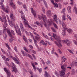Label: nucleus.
Listing matches in <instances>:
<instances>
[{"label": "nucleus", "instance_id": "f257e3e1", "mask_svg": "<svg viewBox=\"0 0 77 77\" xmlns=\"http://www.w3.org/2000/svg\"><path fill=\"white\" fill-rule=\"evenodd\" d=\"M19 13H20L21 14H22L21 16V18L23 20H24L23 21L24 24L25 25V27H29V28H31V29L33 30V29L32 27L31 28V26H30L29 24V23H28V21L27 20H26V18H25V16L24 15H23L24 13L23 12V11H19Z\"/></svg>", "mask_w": 77, "mask_h": 77}, {"label": "nucleus", "instance_id": "f03ea898", "mask_svg": "<svg viewBox=\"0 0 77 77\" xmlns=\"http://www.w3.org/2000/svg\"><path fill=\"white\" fill-rule=\"evenodd\" d=\"M63 64V62H61L60 64V65L61 69L63 70H61V73L60 74V75L61 76H63V75H65L66 69V64L65 63L62 65Z\"/></svg>", "mask_w": 77, "mask_h": 77}, {"label": "nucleus", "instance_id": "7ed1b4c3", "mask_svg": "<svg viewBox=\"0 0 77 77\" xmlns=\"http://www.w3.org/2000/svg\"><path fill=\"white\" fill-rule=\"evenodd\" d=\"M53 37H54L55 40H57V41L59 43V44H58V43H57V42H55V44H56V45H57V46H58L59 47H62V45L60 43L61 42H62V40H60V37H57L56 34H53Z\"/></svg>", "mask_w": 77, "mask_h": 77}, {"label": "nucleus", "instance_id": "20e7f679", "mask_svg": "<svg viewBox=\"0 0 77 77\" xmlns=\"http://www.w3.org/2000/svg\"><path fill=\"white\" fill-rule=\"evenodd\" d=\"M66 30H67V32H68V33H71L72 31V30L71 29H68L66 28H64L63 29L62 31V34L64 35V36H65V31Z\"/></svg>", "mask_w": 77, "mask_h": 77}, {"label": "nucleus", "instance_id": "39448f33", "mask_svg": "<svg viewBox=\"0 0 77 77\" xmlns=\"http://www.w3.org/2000/svg\"><path fill=\"white\" fill-rule=\"evenodd\" d=\"M2 17L3 18V22H4V24L5 25V27H7L8 26V23H6V16L4 15L2 16Z\"/></svg>", "mask_w": 77, "mask_h": 77}, {"label": "nucleus", "instance_id": "423d86ee", "mask_svg": "<svg viewBox=\"0 0 77 77\" xmlns=\"http://www.w3.org/2000/svg\"><path fill=\"white\" fill-rule=\"evenodd\" d=\"M11 64L13 66H14V67H13V70L12 71H14L15 73H17V68H16V67L17 66L15 65L14 63L12 62Z\"/></svg>", "mask_w": 77, "mask_h": 77}, {"label": "nucleus", "instance_id": "0eeeda50", "mask_svg": "<svg viewBox=\"0 0 77 77\" xmlns=\"http://www.w3.org/2000/svg\"><path fill=\"white\" fill-rule=\"evenodd\" d=\"M16 32L18 35H19L21 36V32L20 30V29L19 28H17V29H16Z\"/></svg>", "mask_w": 77, "mask_h": 77}, {"label": "nucleus", "instance_id": "6e6552de", "mask_svg": "<svg viewBox=\"0 0 77 77\" xmlns=\"http://www.w3.org/2000/svg\"><path fill=\"white\" fill-rule=\"evenodd\" d=\"M63 42H64L66 43V44H67V45L69 47L70 46V44H71V42L70 41H69L68 39H66L64 40Z\"/></svg>", "mask_w": 77, "mask_h": 77}, {"label": "nucleus", "instance_id": "1a4fd4ad", "mask_svg": "<svg viewBox=\"0 0 77 77\" xmlns=\"http://www.w3.org/2000/svg\"><path fill=\"white\" fill-rule=\"evenodd\" d=\"M10 6L11 8H13L14 9H15L16 8V7L15 6V5L12 2H10Z\"/></svg>", "mask_w": 77, "mask_h": 77}, {"label": "nucleus", "instance_id": "9d476101", "mask_svg": "<svg viewBox=\"0 0 77 77\" xmlns=\"http://www.w3.org/2000/svg\"><path fill=\"white\" fill-rule=\"evenodd\" d=\"M43 19L44 20V22H43V24H44V26H45V27H47V24H46V23L45 22V20H46L47 18L46 17V16H45V15H43Z\"/></svg>", "mask_w": 77, "mask_h": 77}, {"label": "nucleus", "instance_id": "9b49d317", "mask_svg": "<svg viewBox=\"0 0 77 77\" xmlns=\"http://www.w3.org/2000/svg\"><path fill=\"white\" fill-rule=\"evenodd\" d=\"M7 32L9 36H10L11 38L12 37V34L11 33V31L9 30V29H7Z\"/></svg>", "mask_w": 77, "mask_h": 77}, {"label": "nucleus", "instance_id": "f8f14e48", "mask_svg": "<svg viewBox=\"0 0 77 77\" xmlns=\"http://www.w3.org/2000/svg\"><path fill=\"white\" fill-rule=\"evenodd\" d=\"M10 16L11 18L12 19L13 21H15V17H14V16L13 15V14H12V13H11Z\"/></svg>", "mask_w": 77, "mask_h": 77}, {"label": "nucleus", "instance_id": "ddd939ff", "mask_svg": "<svg viewBox=\"0 0 77 77\" xmlns=\"http://www.w3.org/2000/svg\"><path fill=\"white\" fill-rule=\"evenodd\" d=\"M3 34L5 36L4 39H6V38L8 37V35L6 33V31H5V29H3Z\"/></svg>", "mask_w": 77, "mask_h": 77}, {"label": "nucleus", "instance_id": "4468645a", "mask_svg": "<svg viewBox=\"0 0 77 77\" xmlns=\"http://www.w3.org/2000/svg\"><path fill=\"white\" fill-rule=\"evenodd\" d=\"M31 10L32 13L33 14L34 17H36V14L35 13V11L33 10V8H31Z\"/></svg>", "mask_w": 77, "mask_h": 77}, {"label": "nucleus", "instance_id": "2eb2a0df", "mask_svg": "<svg viewBox=\"0 0 77 77\" xmlns=\"http://www.w3.org/2000/svg\"><path fill=\"white\" fill-rule=\"evenodd\" d=\"M45 74L44 75V76H45V77H51V76H50V74H49L46 71H45Z\"/></svg>", "mask_w": 77, "mask_h": 77}, {"label": "nucleus", "instance_id": "dca6fc26", "mask_svg": "<svg viewBox=\"0 0 77 77\" xmlns=\"http://www.w3.org/2000/svg\"><path fill=\"white\" fill-rule=\"evenodd\" d=\"M13 60L16 62V63H17V64H20V61L18 60L15 57H14L13 58Z\"/></svg>", "mask_w": 77, "mask_h": 77}, {"label": "nucleus", "instance_id": "f3484780", "mask_svg": "<svg viewBox=\"0 0 77 77\" xmlns=\"http://www.w3.org/2000/svg\"><path fill=\"white\" fill-rule=\"evenodd\" d=\"M1 6L2 7V8L3 10L5 12H6V13H8V9H6L5 7H3V5H1Z\"/></svg>", "mask_w": 77, "mask_h": 77}, {"label": "nucleus", "instance_id": "a211bd4d", "mask_svg": "<svg viewBox=\"0 0 77 77\" xmlns=\"http://www.w3.org/2000/svg\"><path fill=\"white\" fill-rule=\"evenodd\" d=\"M28 71L29 73H30V74H31V77H33V76H34V75H33V73L32 72V70H28Z\"/></svg>", "mask_w": 77, "mask_h": 77}, {"label": "nucleus", "instance_id": "6ab92c4d", "mask_svg": "<svg viewBox=\"0 0 77 77\" xmlns=\"http://www.w3.org/2000/svg\"><path fill=\"white\" fill-rule=\"evenodd\" d=\"M38 17L39 20H41V19H42L43 20H44V17H43V15L42 14V16H41L40 15H38Z\"/></svg>", "mask_w": 77, "mask_h": 77}, {"label": "nucleus", "instance_id": "aec40b11", "mask_svg": "<svg viewBox=\"0 0 77 77\" xmlns=\"http://www.w3.org/2000/svg\"><path fill=\"white\" fill-rule=\"evenodd\" d=\"M62 19L63 21L66 20V18L65 17V13H64L63 14Z\"/></svg>", "mask_w": 77, "mask_h": 77}, {"label": "nucleus", "instance_id": "412c9836", "mask_svg": "<svg viewBox=\"0 0 77 77\" xmlns=\"http://www.w3.org/2000/svg\"><path fill=\"white\" fill-rule=\"evenodd\" d=\"M47 23H48V25L49 26H50L51 25L52 22H51V20H48L47 21Z\"/></svg>", "mask_w": 77, "mask_h": 77}, {"label": "nucleus", "instance_id": "4be33fe9", "mask_svg": "<svg viewBox=\"0 0 77 77\" xmlns=\"http://www.w3.org/2000/svg\"><path fill=\"white\" fill-rule=\"evenodd\" d=\"M54 20L56 22V23L58 24V20H59V19H58L57 20V17L54 18Z\"/></svg>", "mask_w": 77, "mask_h": 77}, {"label": "nucleus", "instance_id": "5701e85b", "mask_svg": "<svg viewBox=\"0 0 77 77\" xmlns=\"http://www.w3.org/2000/svg\"><path fill=\"white\" fill-rule=\"evenodd\" d=\"M71 7L70 6H69L67 8V10L69 12V13H71Z\"/></svg>", "mask_w": 77, "mask_h": 77}, {"label": "nucleus", "instance_id": "b1692460", "mask_svg": "<svg viewBox=\"0 0 77 77\" xmlns=\"http://www.w3.org/2000/svg\"><path fill=\"white\" fill-rule=\"evenodd\" d=\"M64 56H63L62 58L61 59L62 60L63 59V61H62V62H64L66 60V58H64Z\"/></svg>", "mask_w": 77, "mask_h": 77}, {"label": "nucleus", "instance_id": "393cba45", "mask_svg": "<svg viewBox=\"0 0 77 77\" xmlns=\"http://www.w3.org/2000/svg\"><path fill=\"white\" fill-rule=\"evenodd\" d=\"M23 6L24 9H25V11H27V7L26 6V4H23Z\"/></svg>", "mask_w": 77, "mask_h": 77}, {"label": "nucleus", "instance_id": "a878e982", "mask_svg": "<svg viewBox=\"0 0 77 77\" xmlns=\"http://www.w3.org/2000/svg\"><path fill=\"white\" fill-rule=\"evenodd\" d=\"M6 72V73L7 74V75H8V77H10V76H11V72H10L8 71Z\"/></svg>", "mask_w": 77, "mask_h": 77}, {"label": "nucleus", "instance_id": "bb28decb", "mask_svg": "<svg viewBox=\"0 0 77 77\" xmlns=\"http://www.w3.org/2000/svg\"><path fill=\"white\" fill-rule=\"evenodd\" d=\"M53 5H54V6L55 8H58V5L56 3H54Z\"/></svg>", "mask_w": 77, "mask_h": 77}, {"label": "nucleus", "instance_id": "cd10ccee", "mask_svg": "<svg viewBox=\"0 0 77 77\" xmlns=\"http://www.w3.org/2000/svg\"><path fill=\"white\" fill-rule=\"evenodd\" d=\"M5 45L9 50H11V48H10V47H9V46L8 45V43H5Z\"/></svg>", "mask_w": 77, "mask_h": 77}, {"label": "nucleus", "instance_id": "c85d7f7f", "mask_svg": "<svg viewBox=\"0 0 77 77\" xmlns=\"http://www.w3.org/2000/svg\"><path fill=\"white\" fill-rule=\"evenodd\" d=\"M55 75H56L57 76V77H59V76H60L59 74H58V72H57V71L55 72Z\"/></svg>", "mask_w": 77, "mask_h": 77}, {"label": "nucleus", "instance_id": "c756f323", "mask_svg": "<svg viewBox=\"0 0 77 77\" xmlns=\"http://www.w3.org/2000/svg\"><path fill=\"white\" fill-rule=\"evenodd\" d=\"M23 38L24 41H27V38L24 35H23Z\"/></svg>", "mask_w": 77, "mask_h": 77}, {"label": "nucleus", "instance_id": "7c9ffc66", "mask_svg": "<svg viewBox=\"0 0 77 77\" xmlns=\"http://www.w3.org/2000/svg\"><path fill=\"white\" fill-rule=\"evenodd\" d=\"M62 25L63 27L64 28H65V27L66 25H65V23L63 22Z\"/></svg>", "mask_w": 77, "mask_h": 77}, {"label": "nucleus", "instance_id": "2f4dec72", "mask_svg": "<svg viewBox=\"0 0 77 77\" xmlns=\"http://www.w3.org/2000/svg\"><path fill=\"white\" fill-rule=\"evenodd\" d=\"M43 0L44 2V3L45 4L46 7V8H47V2H45V0Z\"/></svg>", "mask_w": 77, "mask_h": 77}, {"label": "nucleus", "instance_id": "473e14b6", "mask_svg": "<svg viewBox=\"0 0 77 77\" xmlns=\"http://www.w3.org/2000/svg\"><path fill=\"white\" fill-rule=\"evenodd\" d=\"M35 39H37V40H38L40 39V37L39 36L37 37V36H35Z\"/></svg>", "mask_w": 77, "mask_h": 77}, {"label": "nucleus", "instance_id": "72a5a7b5", "mask_svg": "<svg viewBox=\"0 0 77 77\" xmlns=\"http://www.w3.org/2000/svg\"><path fill=\"white\" fill-rule=\"evenodd\" d=\"M65 8H64L63 9L62 11L61 12L62 14V13H63V14H65Z\"/></svg>", "mask_w": 77, "mask_h": 77}, {"label": "nucleus", "instance_id": "f704fd0d", "mask_svg": "<svg viewBox=\"0 0 77 77\" xmlns=\"http://www.w3.org/2000/svg\"><path fill=\"white\" fill-rule=\"evenodd\" d=\"M1 56L2 57V59H3L5 60L6 59V57H5V56L3 55H1Z\"/></svg>", "mask_w": 77, "mask_h": 77}, {"label": "nucleus", "instance_id": "c9c22d12", "mask_svg": "<svg viewBox=\"0 0 77 77\" xmlns=\"http://www.w3.org/2000/svg\"><path fill=\"white\" fill-rule=\"evenodd\" d=\"M67 50L70 53H71L72 54H74V53H73V52H72V51L71 50H69V49H67Z\"/></svg>", "mask_w": 77, "mask_h": 77}, {"label": "nucleus", "instance_id": "e433bc0d", "mask_svg": "<svg viewBox=\"0 0 77 77\" xmlns=\"http://www.w3.org/2000/svg\"><path fill=\"white\" fill-rule=\"evenodd\" d=\"M47 13L48 15H50V14H51V11L48 10L47 12Z\"/></svg>", "mask_w": 77, "mask_h": 77}, {"label": "nucleus", "instance_id": "4c0bfd02", "mask_svg": "<svg viewBox=\"0 0 77 77\" xmlns=\"http://www.w3.org/2000/svg\"><path fill=\"white\" fill-rule=\"evenodd\" d=\"M52 29L54 32L55 33H56V29H55L54 28H52Z\"/></svg>", "mask_w": 77, "mask_h": 77}, {"label": "nucleus", "instance_id": "58836bf2", "mask_svg": "<svg viewBox=\"0 0 77 77\" xmlns=\"http://www.w3.org/2000/svg\"><path fill=\"white\" fill-rule=\"evenodd\" d=\"M43 35L44 37H45V38L47 39H48V38H49L48 37L47 35H46L45 34H43Z\"/></svg>", "mask_w": 77, "mask_h": 77}, {"label": "nucleus", "instance_id": "ea45409f", "mask_svg": "<svg viewBox=\"0 0 77 77\" xmlns=\"http://www.w3.org/2000/svg\"><path fill=\"white\" fill-rule=\"evenodd\" d=\"M54 27L56 28L57 29H58L57 26V25H56V23H54Z\"/></svg>", "mask_w": 77, "mask_h": 77}, {"label": "nucleus", "instance_id": "a19ab883", "mask_svg": "<svg viewBox=\"0 0 77 77\" xmlns=\"http://www.w3.org/2000/svg\"><path fill=\"white\" fill-rule=\"evenodd\" d=\"M47 64V65H48L49 64H50L51 63V62L49 60H48V61H47V62H46Z\"/></svg>", "mask_w": 77, "mask_h": 77}, {"label": "nucleus", "instance_id": "79ce46f5", "mask_svg": "<svg viewBox=\"0 0 77 77\" xmlns=\"http://www.w3.org/2000/svg\"><path fill=\"white\" fill-rule=\"evenodd\" d=\"M9 41L11 43L12 42V41H13V39H12V38H10L9 39Z\"/></svg>", "mask_w": 77, "mask_h": 77}, {"label": "nucleus", "instance_id": "37998d69", "mask_svg": "<svg viewBox=\"0 0 77 77\" xmlns=\"http://www.w3.org/2000/svg\"><path fill=\"white\" fill-rule=\"evenodd\" d=\"M41 61L42 62V63H43V65L45 64V62L42 59H41Z\"/></svg>", "mask_w": 77, "mask_h": 77}, {"label": "nucleus", "instance_id": "c03bdc74", "mask_svg": "<svg viewBox=\"0 0 77 77\" xmlns=\"http://www.w3.org/2000/svg\"><path fill=\"white\" fill-rule=\"evenodd\" d=\"M21 29L22 30V32H24V30H25V29H24V27H21Z\"/></svg>", "mask_w": 77, "mask_h": 77}, {"label": "nucleus", "instance_id": "a18cd8bd", "mask_svg": "<svg viewBox=\"0 0 77 77\" xmlns=\"http://www.w3.org/2000/svg\"><path fill=\"white\" fill-rule=\"evenodd\" d=\"M37 41L36 39L34 40V42L35 45H37V44L36 43H37Z\"/></svg>", "mask_w": 77, "mask_h": 77}, {"label": "nucleus", "instance_id": "49530a36", "mask_svg": "<svg viewBox=\"0 0 77 77\" xmlns=\"http://www.w3.org/2000/svg\"><path fill=\"white\" fill-rule=\"evenodd\" d=\"M23 49H24V50L26 51V52H28V51L27 50V49L25 47H23Z\"/></svg>", "mask_w": 77, "mask_h": 77}, {"label": "nucleus", "instance_id": "de8ad7c7", "mask_svg": "<svg viewBox=\"0 0 77 77\" xmlns=\"http://www.w3.org/2000/svg\"><path fill=\"white\" fill-rule=\"evenodd\" d=\"M21 52H22V53L23 54V56H25V53H24V52L23 51H21Z\"/></svg>", "mask_w": 77, "mask_h": 77}, {"label": "nucleus", "instance_id": "09e8293b", "mask_svg": "<svg viewBox=\"0 0 77 77\" xmlns=\"http://www.w3.org/2000/svg\"><path fill=\"white\" fill-rule=\"evenodd\" d=\"M14 50L16 52H18V51H17V47L16 46H15L14 48Z\"/></svg>", "mask_w": 77, "mask_h": 77}, {"label": "nucleus", "instance_id": "8fccbe9b", "mask_svg": "<svg viewBox=\"0 0 77 77\" xmlns=\"http://www.w3.org/2000/svg\"><path fill=\"white\" fill-rule=\"evenodd\" d=\"M11 33L13 35H15V32H14V31L11 30Z\"/></svg>", "mask_w": 77, "mask_h": 77}, {"label": "nucleus", "instance_id": "3c124183", "mask_svg": "<svg viewBox=\"0 0 77 77\" xmlns=\"http://www.w3.org/2000/svg\"><path fill=\"white\" fill-rule=\"evenodd\" d=\"M58 23H59V24H62V22L60 21V20H58Z\"/></svg>", "mask_w": 77, "mask_h": 77}, {"label": "nucleus", "instance_id": "603ef678", "mask_svg": "<svg viewBox=\"0 0 77 77\" xmlns=\"http://www.w3.org/2000/svg\"><path fill=\"white\" fill-rule=\"evenodd\" d=\"M20 28L23 27V23H20Z\"/></svg>", "mask_w": 77, "mask_h": 77}, {"label": "nucleus", "instance_id": "864d4df0", "mask_svg": "<svg viewBox=\"0 0 77 77\" xmlns=\"http://www.w3.org/2000/svg\"><path fill=\"white\" fill-rule=\"evenodd\" d=\"M42 44L44 45H46V46H47V43H45V42H43Z\"/></svg>", "mask_w": 77, "mask_h": 77}, {"label": "nucleus", "instance_id": "5fc2aeb1", "mask_svg": "<svg viewBox=\"0 0 77 77\" xmlns=\"http://www.w3.org/2000/svg\"><path fill=\"white\" fill-rule=\"evenodd\" d=\"M77 10V8L76 7H74V9H73V11L74 12L75 11H76Z\"/></svg>", "mask_w": 77, "mask_h": 77}, {"label": "nucleus", "instance_id": "6e6d98bb", "mask_svg": "<svg viewBox=\"0 0 77 77\" xmlns=\"http://www.w3.org/2000/svg\"><path fill=\"white\" fill-rule=\"evenodd\" d=\"M39 72L41 73V72L42 71V68H40L39 70H38Z\"/></svg>", "mask_w": 77, "mask_h": 77}, {"label": "nucleus", "instance_id": "4d7b16f0", "mask_svg": "<svg viewBox=\"0 0 77 77\" xmlns=\"http://www.w3.org/2000/svg\"><path fill=\"white\" fill-rule=\"evenodd\" d=\"M67 17L68 18L69 20H71V17L70 16H69V15H67Z\"/></svg>", "mask_w": 77, "mask_h": 77}, {"label": "nucleus", "instance_id": "13d9d810", "mask_svg": "<svg viewBox=\"0 0 77 77\" xmlns=\"http://www.w3.org/2000/svg\"><path fill=\"white\" fill-rule=\"evenodd\" d=\"M32 56L33 57H34V59H36V57H35V56L34 55V54H32Z\"/></svg>", "mask_w": 77, "mask_h": 77}, {"label": "nucleus", "instance_id": "bf43d9fd", "mask_svg": "<svg viewBox=\"0 0 77 77\" xmlns=\"http://www.w3.org/2000/svg\"><path fill=\"white\" fill-rule=\"evenodd\" d=\"M4 71H5L6 72H8V70H7V69H6V68H4Z\"/></svg>", "mask_w": 77, "mask_h": 77}, {"label": "nucleus", "instance_id": "052dcab7", "mask_svg": "<svg viewBox=\"0 0 77 77\" xmlns=\"http://www.w3.org/2000/svg\"><path fill=\"white\" fill-rule=\"evenodd\" d=\"M77 60H75V64L76 66H77Z\"/></svg>", "mask_w": 77, "mask_h": 77}, {"label": "nucleus", "instance_id": "680f3d73", "mask_svg": "<svg viewBox=\"0 0 77 77\" xmlns=\"http://www.w3.org/2000/svg\"><path fill=\"white\" fill-rule=\"evenodd\" d=\"M73 41L74 43L75 44V45H77V42L75 41V40H73Z\"/></svg>", "mask_w": 77, "mask_h": 77}, {"label": "nucleus", "instance_id": "e2e57ef3", "mask_svg": "<svg viewBox=\"0 0 77 77\" xmlns=\"http://www.w3.org/2000/svg\"><path fill=\"white\" fill-rule=\"evenodd\" d=\"M53 50L51 51V53H52V54H53V53H54V49L53 48Z\"/></svg>", "mask_w": 77, "mask_h": 77}, {"label": "nucleus", "instance_id": "0e129e2a", "mask_svg": "<svg viewBox=\"0 0 77 77\" xmlns=\"http://www.w3.org/2000/svg\"><path fill=\"white\" fill-rule=\"evenodd\" d=\"M53 14V16H54V18H57V16L56 15V14Z\"/></svg>", "mask_w": 77, "mask_h": 77}, {"label": "nucleus", "instance_id": "69168bd1", "mask_svg": "<svg viewBox=\"0 0 77 77\" xmlns=\"http://www.w3.org/2000/svg\"><path fill=\"white\" fill-rule=\"evenodd\" d=\"M9 23L10 25H12V21H9Z\"/></svg>", "mask_w": 77, "mask_h": 77}, {"label": "nucleus", "instance_id": "338daca9", "mask_svg": "<svg viewBox=\"0 0 77 77\" xmlns=\"http://www.w3.org/2000/svg\"><path fill=\"white\" fill-rule=\"evenodd\" d=\"M29 46L30 48L31 49H33V46H32V45H30Z\"/></svg>", "mask_w": 77, "mask_h": 77}, {"label": "nucleus", "instance_id": "774afa93", "mask_svg": "<svg viewBox=\"0 0 77 77\" xmlns=\"http://www.w3.org/2000/svg\"><path fill=\"white\" fill-rule=\"evenodd\" d=\"M74 37L75 38H76L77 39V35L76 34H75L74 35Z\"/></svg>", "mask_w": 77, "mask_h": 77}]
</instances>
